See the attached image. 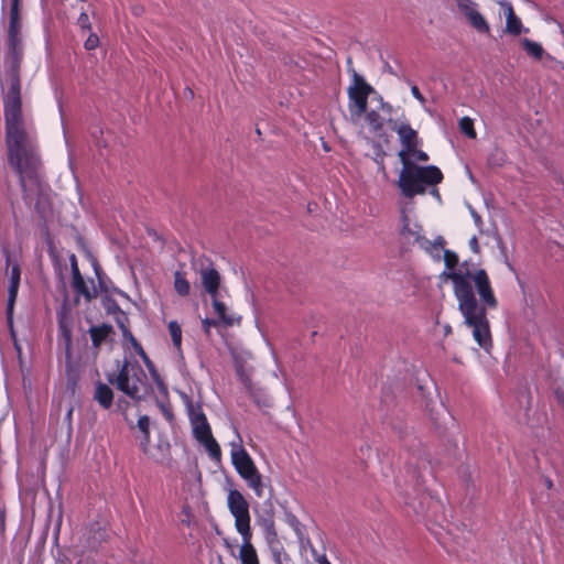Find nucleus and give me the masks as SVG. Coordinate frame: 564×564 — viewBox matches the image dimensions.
<instances>
[{"label": "nucleus", "instance_id": "35", "mask_svg": "<svg viewBox=\"0 0 564 564\" xmlns=\"http://www.w3.org/2000/svg\"><path fill=\"white\" fill-rule=\"evenodd\" d=\"M411 156L420 162H427L430 160L429 154L417 148H414L413 151H409V158L411 159Z\"/></svg>", "mask_w": 564, "mask_h": 564}, {"label": "nucleus", "instance_id": "31", "mask_svg": "<svg viewBox=\"0 0 564 564\" xmlns=\"http://www.w3.org/2000/svg\"><path fill=\"white\" fill-rule=\"evenodd\" d=\"M138 429L144 434L147 442H150V419L148 415H141L138 419Z\"/></svg>", "mask_w": 564, "mask_h": 564}, {"label": "nucleus", "instance_id": "39", "mask_svg": "<svg viewBox=\"0 0 564 564\" xmlns=\"http://www.w3.org/2000/svg\"><path fill=\"white\" fill-rule=\"evenodd\" d=\"M159 406L163 413V415L165 416V419L169 421V422H172L174 420V415H173V412L171 411V409L169 406H166L164 403H159Z\"/></svg>", "mask_w": 564, "mask_h": 564}, {"label": "nucleus", "instance_id": "28", "mask_svg": "<svg viewBox=\"0 0 564 564\" xmlns=\"http://www.w3.org/2000/svg\"><path fill=\"white\" fill-rule=\"evenodd\" d=\"M58 333L65 341L66 350L69 351L72 344V329L64 318H59L58 321Z\"/></svg>", "mask_w": 564, "mask_h": 564}, {"label": "nucleus", "instance_id": "19", "mask_svg": "<svg viewBox=\"0 0 564 564\" xmlns=\"http://www.w3.org/2000/svg\"><path fill=\"white\" fill-rule=\"evenodd\" d=\"M8 33H20V0H11Z\"/></svg>", "mask_w": 564, "mask_h": 564}, {"label": "nucleus", "instance_id": "13", "mask_svg": "<svg viewBox=\"0 0 564 564\" xmlns=\"http://www.w3.org/2000/svg\"><path fill=\"white\" fill-rule=\"evenodd\" d=\"M501 8L506 14V32L510 35H520L523 31V24L521 20L514 13L513 7L510 2H500Z\"/></svg>", "mask_w": 564, "mask_h": 564}, {"label": "nucleus", "instance_id": "27", "mask_svg": "<svg viewBox=\"0 0 564 564\" xmlns=\"http://www.w3.org/2000/svg\"><path fill=\"white\" fill-rule=\"evenodd\" d=\"M170 336L172 338L173 345L177 350H181L182 347V328L176 321H171L167 325Z\"/></svg>", "mask_w": 564, "mask_h": 564}, {"label": "nucleus", "instance_id": "24", "mask_svg": "<svg viewBox=\"0 0 564 564\" xmlns=\"http://www.w3.org/2000/svg\"><path fill=\"white\" fill-rule=\"evenodd\" d=\"M184 399L191 424L199 421L198 416H206L199 403H194L193 400L187 395H185Z\"/></svg>", "mask_w": 564, "mask_h": 564}, {"label": "nucleus", "instance_id": "12", "mask_svg": "<svg viewBox=\"0 0 564 564\" xmlns=\"http://www.w3.org/2000/svg\"><path fill=\"white\" fill-rule=\"evenodd\" d=\"M202 284L206 293L212 297L218 295L220 286V274L214 267L204 268L200 270Z\"/></svg>", "mask_w": 564, "mask_h": 564}, {"label": "nucleus", "instance_id": "3", "mask_svg": "<svg viewBox=\"0 0 564 564\" xmlns=\"http://www.w3.org/2000/svg\"><path fill=\"white\" fill-rule=\"evenodd\" d=\"M402 170L399 174L398 187L406 198L426 193L427 187L442 183L444 175L435 165L421 166L411 159L402 161Z\"/></svg>", "mask_w": 564, "mask_h": 564}, {"label": "nucleus", "instance_id": "22", "mask_svg": "<svg viewBox=\"0 0 564 564\" xmlns=\"http://www.w3.org/2000/svg\"><path fill=\"white\" fill-rule=\"evenodd\" d=\"M366 121L375 134H379L383 130V119L377 110H370L364 113Z\"/></svg>", "mask_w": 564, "mask_h": 564}, {"label": "nucleus", "instance_id": "9", "mask_svg": "<svg viewBox=\"0 0 564 564\" xmlns=\"http://www.w3.org/2000/svg\"><path fill=\"white\" fill-rule=\"evenodd\" d=\"M197 422L192 423L193 435L199 442L213 459H219L221 449L217 441L214 438L210 425L206 416H198Z\"/></svg>", "mask_w": 564, "mask_h": 564}, {"label": "nucleus", "instance_id": "5", "mask_svg": "<svg viewBox=\"0 0 564 564\" xmlns=\"http://www.w3.org/2000/svg\"><path fill=\"white\" fill-rule=\"evenodd\" d=\"M231 463L237 474L253 490L254 495L261 498L263 496L264 488L262 475L259 473L249 453L242 446L237 449H232Z\"/></svg>", "mask_w": 564, "mask_h": 564}, {"label": "nucleus", "instance_id": "41", "mask_svg": "<svg viewBox=\"0 0 564 564\" xmlns=\"http://www.w3.org/2000/svg\"><path fill=\"white\" fill-rule=\"evenodd\" d=\"M121 333H122V337L124 339H127L130 344H132L133 341L137 340V338L133 336V334L131 333L129 327L121 329Z\"/></svg>", "mask_w": 564, "mask_h": 564}, {"label": "nucleus", "instance_id": "1", "mask_svg": "<svg viewBox=\"0 0 564 564\" xmlns=\"http://www.w3.org/2000/svg\"><path fill=\"white\" fill-rule=\"evenodd\" d=\"M443 258L447 271L442 275L453 284V292L464 323L471 329L475 341L488 351L492 346V338L487 310L498 307L489 275L484 269L475 272H470L469 269H455L458 264V256L452 250L445 249Z\"/></svg>", "mask_w": 564, "mask_h": 564}, {"label": "nucleus", "instance_id": "53", "mask_svg": "<svg viewBox=\"0 0 564 564\" xmlns=\"http://www.w3.org/2000/svg\"><path fill=\"white\" fill-rule=\"evenodd\" d=\"M100 271H101V269L99 268V265L95 264V272H96V275L98 276V279H100Z\"/></svg>", "mask_w": 564, "mask_h": 564}, {"label": "nucleus", "instance_id": "23", "mask_svg": "<svg viewBox=\"0 0 564 564\" xmlns=\"http://www.w3.org/2000/svg\"><path fill=\"white\" fill-rule=\"evenodd\" d=\"M212 299H213V307H214V311H215V313L218 315L219 319H220L224 324H226V325H228V326L234 325L235 319H234V317H232V316H230V315H228V314H227V306H226V304H225L224 302L219 301V300L217 299V296L212 297Z\"/></svg>", "mask_w": 564, "mask_h": 564}, {"label": "nucleus", "instance_id": "33", "mask_svg": "<svg viewBox=\"0 0 564 564\" xmlns=\"http://www.w3.org/2000/svg\"><path fill=\"white\" fill-rule=\"evenodd\" d=\"M98 45H99V36L96 33L90 31L88 37L86 39V41L84 43V47L87 51H93V50L97 48Z\"/></svg>", "mask_w": 564, "mask_h": 564}, {"label": "nucleus", "instance_id": "15", "mask_svg": "<svg viewBox=\"0 0 564 564\" xmlns=\"http://www.w3.org/2000/svg\"><path fill=\"white\" fill-rule=\"evenodd\" d=\"M401 223H402V227L400 230L401 236L411 237L414 239V241L421 242V239L423 237L422 226L416 223L412 225L410 217L408 216V214L404 210L401 212Z\"/></svg>", "mask_w": 564, "mask_h": 564}, {"label": "nucleus", "instance_id": "11", "mask_svg": "<svg viewBox=\"0 0 564 564\" xmlns=\"http://www.w3.org/2000/svg\"><path fill=\"white\" fill-rule=\"evenodd\" d=\"M21 281V268L19 263H14L10 271V284L8 289L7 315L10 321L12 317L14 304L17 301L19 286Z\"/></svg>", "mask_w": 564, "mask_h": 564}, {"label": "nucleus", "instance_id": "54", "mask_svg": "<svg viewBox=\"0 0 564 564\" xmlns=\"http://www.w3.org/2000/svg\"><path fill=\"white\" fill-rule=\"evenodd\" d=\"M444 330H445V335H448V334H451V333H452V327H451L449 325H446V326L444 327Z\"/></svg>", "mask_w": 564, "mask_h": 564}, {"label": "nucleus", "instance_id": "32", "mask_svg": "<svg viewBox=\"0 0 564 564\" xmlns=\"http://www.w3.org/2000/svg\"><path fill=\"white\" fill-rule=\"evenodd\" d=\"M458 9L464 13L467 18L471 11H476V3L471 0H456Z\"/></svg>", "mask_w": 564, "mask_h": 564}, {"label": "nucleus", "instance_id": "42", "mask_svg": "<svg viewBox=\"0 0 564 564\" xmlns=\"http://www.w3.org/2000/svg\"><path fill=\"white\" fill-rule=\"evenodd\" d=\"M121 333H122V337L124 339H127L130 344H132L133 341L137 340V338L133 336V334L131 333L129 327L121 329Z\"/></svg>", "mask_w": 564, "mask_h": 564}, {"label": "nucleus", "instance_id": "45", "mask_svg": "<svg viewBox=\"0 0 564 564\" xmlns=\"http://www.w3.org/2000/svg\"><path fill=\"white\" fill-rule=\"evenodd\" d=\"M469 246L471 248V250L474 252H478L479 251V243H478V239L476 236H473L469 240Z\"/></svg>", "mask_w": 564, "mask_h": 564}, {"label": "nucleus", "instance_id": "36", "mask_svg": "<svg viewBox=\"0 0 564 564\" xmlns=\"http://www.w3.org/2000/svg\"><path fill=\"white\" fill-rule=\"evenodd\" d=\"M20 33H8V45L11 51H15L20 45Z\"/></svg>", "mask_w": 564, "mask_h": 564}, {"label": "nucleus", "instance_id": "47", "mask_svg": "<svg viewBox=\"0 0 564 564\" xmlns=\"http://www.w3.org/2000/svg\"><path fill=\"white\" fill-rule=\"evenodd\" d=\"M3 253H4V257H6L7 267H9V265H10V263H11V256H10V252H9V250H8V249H4V250H3Z\"/></svg>", "mask_w": 564, "mask_h": 564}, {"label": "nucleus", "instance_id": "30", "mask_svg": "<svg viewBox=\"0 0 564 564\" xmlns=\"http://www.w3.org/2000/svg\"><path fill=\"white\" fill-rule=\"evenodd\" d=\"M131 346H132L134 352L142 358V360L144 361L147 367L150 370H153V364H152L151 359L149 358V356L147 355V352L144 351L142 345L138 340H135L131 344Z\"/></svg>", "mask_w": 564, "mask_h": 564}, {"label": "nucleus", "instance_id": "10", "mask_svg": "<svg viewBox=\"0 0 564 564\" xmlns=\"http://www.w3.org/2000/svg\"><path fill=\"white\" fill-rule=\"evenodd\" d=\"M70 269H72V289L77 296L84 297L86 302H91L97 296V291L94 285V281L90 280L89 284L85 281L82 275L77 259L73 254L70 257Z\"/></svg>", "mask_w": 564, "mask_h": 564}, {"label": "nucleus", "instance_id": "50", "mask_svg": "<svg viewBox=\"0 0 564 564\" xmlns=\"http://www.w3.org/2000/svg\"><path fill=\"white\" fill-rule=\"evenodd\" d=\"M381 109H382V110H387V111L390 113V112H391V110H392V107H391V105H389V104H387V102L381 101Z\"/></svg>", "mask_w": 564, "mask_h": 564}, {"label": "nucleus", "instance_id": "52", "mask_svg": "<svg viewBox=\"0 0 564 564\" xmlns=\"http://www.w3.org/2000/svg\"><path fill=\"white\" fill-rule=\"evenodd\" d=\"M72 415H73V408H69L65 415V420L68 421L69 423L72 422Z\"/></svg>", "mask_w": 564, "mask_h": 564}, {"label": "nucleus", "instance_id": "8", "mask_svg": "<svg viewBox=\"0 0 564 564\" xmlns=\"http://www.w3.org/2000/svg\"><path fill=\"white\" fill-rule=\"evenodd\" d=\"M390 128L394 131L400 140L402 149L399 152L400 161L410 160L409 151H413L414 148H419L420 140L417 131L414 130L408 120L404 121H391Z\"/></svg>", "mask_w": 564, "mask_h": 564}, {"label": "nucleus", "instance_id": "25", "mask_svg": "<svg viewBox=\"0 0 564 564\" xmlns=\"http://www.w3.org/2000/svg\"><path fill=\"white\" fill-rule=\"evenodd\" d=\"M507 160V153L500 148H495L488 155L487 163L490 167H502Z\"/></svg>", "mask_w": 564, "mask_h": 564}, {"label": "nucleus", "instance_id": "4", "mask_svg": "<svg viewBox=\"0 0 564 564\" xmlns=\"http://www.w3.org/2000/svg\"><path fill=\"white\" fill-rule=\"evenodd\" d=\"M115 383L124 394L140 401L147 390V375L138 362L124 361L119 369Z\"/></svg>", "mask_w": 564, "mask_h": 564}, {"label": "nucleus", "instance_id": "34", "mask_svg": "<svg viewBox=\"0 0 564 564\" xmlns=\"http://www.w3.org/2000/svg\"><path fill=\"white\" fill-rule=\"evenodd\" d=\"M77 25L80 28L82 31H88V32L91 31V23H90L88 14L85 11H83L79 14V17L77 19Z\"/></svg>", "mask_w": 564, "mask_h": 564}, {"label": "nucleus", "instance_id": "49", "mask_svg": "<svg viewBox=\"0 0 564 564\" xmlns=\"http://www.w3.org/2000/svg\"><path fill=\"white\" fill-rule=\"evenodd\" d=\"M432 187V191L430 192L434 197H436L437 199H441V195H440V192L438 189L436 188V186H431Z\"/></svg>", "mask_w": 564, "mask_h": 564}, {"label": "nucleus", "instance_id": "48", "mask_svg": "<svg viewBox=\"0 0 564 564\" xmlns=\"http://www.w3.org/2000/svg\"><path fill=\"white\" fill-rule=\"evenodd\" d=\"M316 561H317V563H318V564H332V563L327 560L326 555H322V556H321V557H318Z\"/></svg>", "mask_w": 564, "mask_h": 564}, {"label": "nucleus", "instance_id": "26", "mask_svg": "<svg viewBox=\"0 0 564 564\" xmlns=\"http://www.w3.org/2000/svg\"><path fill=\"white\" fill-rule=\"evenodd\" d=\"M522 46L524 51L533 58L540 61L543 57L544 50L540 43L525 37L522 40Z\"/></svg>", "mask_w": 564, "mask_h": 564}, {"label": "nucleus", "instance_id": "18", "mask_svg": "<svg viewBox=\"0 0 564 564\" xmlns=\"http://www.w3.org/2000/svg\"><path fill=\"white\" fill-rule=\"evenodd\" d=\"M444 239L440 237L435 241H431L424 236L421 239V242H417L421 247H423L433 258L440 259L441 250L444 248Z\"/></svg>", "mask_w": 564, "mask_h": 564}, {"label": "nucleus", "instance_id": "38", "mask_svg": "<svg viewBox=\"0 0 564 564\" xmlns=\"http://www.w3.org/2000/svg\"><path fill=\"white\" fill-rule=\"evenodd\" d=\"M116 322H117L118 327L120 329H123V328L128 327L129 318L122 311H120V315L117 316Z\"/></svg>", "mask_w": 564, "mask_h": 564}, {"label": "nucleus", "instance_id": "6", "mask_svg": "<svg viewBox=\"0 0 564 564\" xmlns=\"http://www.w3.org/2000/svg\"><path fill=\"white\" fill-rule=\"evenodd\" d=\"M375 89L356 70L352 72V84L348 87V109L352 120H358L366 112L368 97Z\"/></svg>", "mask_w": 564, "mask_h": 564}, {"label": "nucleus", "instance_id": "40", "mask_svg": "<svg viewBox=\"0 0 564 564\" xmlns=\"http://www.w3.org/2000/svg\"><path fill=\"white\" fill-rule=\"evenodd\" d=\"M411 94L412 96L417 100L420 101L421 104H424L425 102V98L424 96L421 94L419 87L416 85H412L411 86Z\"/></svg>", "mask_w": 564, "mask_h": 564}, {"label": "nucleus", "instance_id": "17", "mask_svg": "<svg viewBox=\"0 0 564 564\" xmlns=\"http://www.w3.org/2000/svg\"><path fill=\"white\" fill-rule=\"evenodd\" d=\"M112 326L109 324H101L91 326L88 330L93 346L98 348L101 344L112 334Z\"/></svg>", "mask_w": 564, "mask_h": 564}, {"label": "nucleus", "instance_id": "21", "mask_svg": "<svg viewBox=\"0 0 564 564\" xmlns=\"http://www.w3.org/2000/svg\"><path fill=\"white\" fill-rule=\"evenodd\" d=\"M174 290L180 296H187L191 292V284L184 272L175 271Z\"/></svg>", "mask_w": 564, "mask_h": 564}, {"label": "nucleus", "instance_id": "51", "mask_svg": "<svg viewBox=\"0 0 564 564\" xmlns=\"http://www.w3.org/2000/svg\"><path fill=\"white\" fill-rule=\"evenodd\" d=\"M148 444H149V442H147L145 438L143 437L141 441V449L143 453L148 452Z\"/></svg>", "mask_w": 564, "mask_h": 564}, {"label": "nucleus", "instance_id": "44", "mask_svg": "<svg viewBox=\"0 0 564 564\" xmlns=\"http://www.w3.org/2000/svg\"><path fill=\"white\" fill-rule=\"evenodd\" d=\"M471 216H473L474 223L477 226V228H479L481 230L482 225H484L481 216L475 210H471Z\"/></svg>", "mask_w": 564, "mask_h": 564}, {"label": "nucleus", "instance_id": "37", "mask_svg": "<svg viewBox=\"0 0 564 564\" xmlns=\"http://www.w3.org/2000/svg\"><path fill=\"white\" fill-rule=\"evenodd\" d=\"M271 552L273 555V560L276 564H282L281 555L283 553V547L279 543L276 545L271 546Z\"/></svg>", "mask_w": 564, "mask_h": 564}, {"label": "nucleus", "instance_id": "7", "mask_svg": "<svg viewBox=\"0 0 564 564\" xmlns=\"http://www.w3.org/2000/svg\"><path fill=\"white\" fill-rule=\"evenodd\" d=\"M227 503L230 513L235 518L237 531L241 535H247L248 532H251L248 501L239 490L232 489L228 494Z\"/></svg>", "mask_w": 564, "mask_h": 564}, {"label": "nucleus", "instance_id": "14", "mask_svg": "<svg viewBox=\"0 0 564 564\" xmlns=\"http://www.w3.org/2000/svg\"><path fill=\"white\" fill-rule=\"evenodd\" d=\"M241 536L243 541L239 552L241 564H259L257 551L251 543V532H248L247 535Z\"/></svg>", "mask_w": 564, "mask_h": 564}, {"label": "nucleus", "instance_id": "56", "mask_svg": "<svg viewBox=\"0 0 564 564\" xmlns=\"http://www.w3.org/2000/svg\"><path fill=\"white\" fill-rule=\"evenodd\" d=\"M77 564H82V561H78Z\"/></svg>", "mask_w": 564, "mask_h": 564}, {"label": "nucleus", "instance_id": "20", "mask_svg": "<svg viewBox=\"0 0 564 564\" xmlns=\"http://www.w3.org/2000/svg\"><path fill=\"white\" fill-rule=\"evenodd\" d=\"M471 26L477 30L479 33H489L490 28L487 20L479 13L478 10L471 11L467 17Z\"/></svg>", "mask_w": 564, "mask_h": 564}, {"label": "nucleus", "instance_id": "16", "mask_svg": "<svg viewBox=\"0 0 564 564\" xmlns=\"http://www.w3.org/2000/svg\"><path fill=\"white\" fill-rule=\"evenodd\" d=\"M94 400L98 404L108 410L113 403V392L109 386L102 382H98L94 393Z\"/></svg>", "mask_w": 564, "mask_h": 564}, {"label": "nucleus", "instance_id": "29", "mask_svg": "<svg viewBox=\"0 0 564 564\" xmlns=\"http://www.w3.org/2000/svg\"><path fill=\"white\" fill-rule=\"evenodd\" d=\"M459 129L470 139H475L477 133L474 127V122L470 118L464 117L459 120Z\"/></svg>", "mask_w": 564, "mask_h": 564}, {"label": "nucleus", "instance_id": "43", "mask_svg": "<svg viewBox=\"0 0 564 564\" xmlns=\"http://www.w3.org/2000/svg\"><path fill=\"white\" fill-rule=\"evenodd\" d=\"M202 323H203L204 330L207 334L209 333L210 327L217 326V322L215 319H210V318H205V319H203Z\"/></svg>", "mask_w": 564, "mask_h": 564}, {"label": "nucleus", "instance_id": "55", "mask_svg": "<svg viewBox=\"0 0 564 564\" xmlns=\"http://www.w3.org/2000/svg\"><path fill=\"white\" fill-rule=\"evenodd\" d=\"M546 486H549V488H550V487L552 486V481H551V480H549V481L546 482Z\"/></svg>", "mask_w": 564, "mask_h": 564}, {"label": "nucleus", "instance_id": "2", "mask_svg": "<svg viewBox=\"0 0 564 564\" xmlns=\"http://www.w3.org/2000/svg\"><path fill=\"white\" fill-rule=\"evenodd\" d=\"M8 163L19 176L24 197L40 185L41 160L34 138L26 131L22 115L21 88L14 80L3 100Z\"/></svg>", "mask_w": 564, "mask_h": 564}, {"label": "nucleus", "instance_id": "46", "mask_svg": "<svg viewBox=\"0 0 564 564\" xmlns=\"http://www.w3.org/2000/svg\"><path fill=\"white\" fill-rule=\"evenodd\" d=\"M6 510L0 508V529L4 530Z\"/></svg>", "mask_w": 564, "mask_h": 564}]
</instances>
